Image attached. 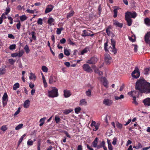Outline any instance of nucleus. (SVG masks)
Returning a JSON list of instances; mask_svg holds the SVG:
<instances>
[{
	"mask_svg": "<svg viewBox=\"0 0 150 150\" xmlns=\"http://www.w3.org/2000/svg\"><path fill=\"white\" fill-rule=\"evenodd\" d=\"M136 89L146 93H150V83L144 79H140L136 83Z\"/></svg>",
	"mask_w": 150,
	"mask_h": 150,
	"instance_id": "1",
	"label": "nucleus"
},
{
	"mask_svg": "<svg viewBox=\"0 0 150 150\" xmlns=\"http://www.w3.org/2000/svg\"><path fill=\"white\" fill-rule=\"evenodd\" d=\"M58 89L55 87H52L51 90L48 91V96L50 97L54 98L58 96Z\"/></svg>",
	"mask_w": 150,
	"mask_h": 150,
	"instance_id": "2",
	"label": "nucleus"
},
{
	"mask_svg": "<svg viewBox=\"0 0 150 150\" xmlns=\"http://www.w3.org/2000/svg\"><path fill=\"white\" fill-rule=\"evenodd\" d=\"M94 35V34L93 32L91 31L88 30H84L81 35L82 36L84 37L90 36L91 37H93Z\"/></svg>",
	"mask_w": 150,
	"mask_h": 150,
	"instance_id": "3",
	"label": "nucleus"
},
{
	"mask_svg": "<svg viewBox=\"0 0 150 150\" xmlns=\"http://www.w3.org/2000/svg\"><path fill=\"white\" fill-rule=\"evenodd\" d=\"M111 45L112 46V48H111L110 47L109 48V50L111 51L112 52L114 53L115 54L117 52V50L115 48V41L113 39H111Z\"/></svg>",
	"mask_w": 150,
	"mask_h": 150,
	"instance_id": "4",
	"label": "nucleus"
},
{
	"mask_svg": "<svg viewBox=\"0 0 150 150\" xmlns=\"http://www.w3.org/2000/svg\"><path fill=\"white\" fill-rule=\"evenodd\" d=\"M140 75V72L139 69L136 67L134 70L132 72V75L133 77L134 78L137 79L138 78Z\"/></svg>",
	"mask_w": 150,
	"mask_h": 150,
	"instance_id": "5",
	"label": "nucleus"
},
{
	"mask_svg": "<svg viewBox=\"0 0 150 150\" xmlns=\"http://www.w3.org/2000/svg\"><path fill=\"white\" fill-rule=\"evenodd\" d=\"M104 60L107 64H110L112 62V59L110 55L106 54L105 55Z\"/></svg>",
	"mask_w": 150,
	"mask_h": 150,
	"instance_id": "6",
	"label": "nucleus"
},
{
	"mask_svg": "<svg viewBox=\"0 0 150 150\" xmlns=\"http://www.w3.org/2000/svg\"><path fill=\"white\" fill-rule=\"evenodd\" d=\"M82 67L83 70L87 72L91 73L93 72V70L87 64H84Z\"/></svg>",
	"mask_w": 150,
	"mask_h": 150,
	"instance_id": "7",
	"label": "nucleus"
},
{
	"mask_svg": "<svg viewBox=\"0 0 150 150\" xmlns=\"http://www.w3.org/2000/svg\"><path fill=\"white\" fill-rule=\"evenodd\" d=\"M98 60V59L97 57H93L87 60L86 62L89 64H93L96 63Z\"/></svg>",
	"mask_w": 150,
	"mask_h": 150,
	"instance_id": "8",
	"label": "nucleus"
},
{
	"mask_svg": "<svg viewBox=\"0 0 150 150\" xmlns=\"http://www.w3.org/2000/svg\"><path fill=\"white\" fill-rule=\"evenodd\" d=\"M137 16V13L135 12H130L128 11L125 13V18H135Z\"/></svg>",
	"mask_w": 150,
	"mask_h": 150,
	"instance_id": "9",
	"label": "nucleus"
},
{
	"mask_svg": "<svg viewBox=\"0 0 150 150\" xmlns=\"http://www.w3.org/2000/svg\"><path fill=\"white\" fill-rule=\"evenodd\" d=\"M2 101L3 106L4 107L6 105L8 101V96L6 93H4L2 98Z\"/></svg>",
	"mask_w": 150,
	"mask_h": 150,
	"instance_id": "10",
	"label": "nucleus"
},
{
	"mask_svg": "<svg viewBox=\"0 0 150 150\" xmlns=\"http://www.w3.org/2000/svg\"><path fill=\"white\" fill-rule=\"evenodd\" d=\"M144 40L146 43L150 46V31L147 32L144 36Z\"/></svg>",
	"mask_w": 150,
	"mask_h": 150,
	"instance_id": "11",
	"label": "nucleus"
},
{
	"mask_svg": "<svg viewBox=\"0 0 150 150\" xmlns=\"http://www.w3.org/2000/svg\"><path fill=\"white\" fill-rule=\"evenodd\" d=\"M103 103L106 106H109L112 103V101L109 99H105L103 101Z\"/></svg>",
	"mask_w": 150,
	"mask_h": 150,
	"instance_id": "12",
	"label": "nucleus"
},
{
	"mask_svg": "<svg viewBox=\"0 0 150 150\" xmlns=\"http://www.w3.org/2000/svg\"><path fill=\"white\" fill-rule=\"evenodd\" d=\"M57 80V78L56 77L52 76L50 77L49 82L50 84H52L56 82Z\"/></svg>",
	"mask_w": 150,
	"mask_h": 150,
	"instance_id": "13",
	"label": "nucleus"
},
{
	"mask_svg": "<svg viewBox=\"0 0 150 150\" xmlns=\"http://www.w3.org/2000/svg\"><path fill=\"white\" fill-rule=\"evenodd\" d=\"M54 8V6L52 5H48L47 6L45 11V13H47L52 11Z\"/></svg>",
	"mask_w": 150,
	"mask_h": 150,
	"instance_id": "14",
	"label": "nucleus"
},
{
	"mask_svg": "<svg viewBox=\"0 0 150 150\" xmlns=\"http://www.w3.org/2000/svg\"><path fill=\"white\" fill-rule=\"evenodd\" d=\"M100 80L103 82V85L106 88H108V83L106 79L104 77H102L100 78Z\"/></svg>",
	"mask_w": 150,
	"mask_h": 150,
	"instance_id": "15",
	"label": "nucleus"
},
{
	"mask_svg": "<svg viewBox=\"0 0 150 150\" xmlns=\"http://www.w3.org/2000/svg\"><path fill=\"white\" fill-rule=\"evenodd\" d=\"M128 94L131 96L133 98L136 96L138 95V93L137 91H132L128 93Z\"/></svg>",
	"mask_w": 150,
	"mask_h": 150,
	"instance_id": "16",
	"label": "nucleus"
},
{
	"mask_svg": "<svg viewBox=\"0 0 150 150\" xmlns=\"http://www.w3.org/2000/svg\"><path fill=\"white\" fill-rule=\"evenodd\" d=\"M143 102L145 106H150V98H147L143 100Z\"/></svg>",
	"mask_w": 150,
	"mask_h": 150,
	"instance_id": "17",
	"label": "nucleus"
},
{
	"mask_svg": "<svg viewBox=\"0 0 150 150\" xmlns=\"http://www.w3.org/2000/svg\"><path fill=\"white\" fill-rule=\"evenodd\" d=\"M63 92L64 96L66 98L69 97L71 95V93L69 90H64Z\"/></svg>",
	"mask_w": 150,
	"mask_h": 150,
	"instance_id": "18",
	"label": "nucleus"
},
{
	"mask_svg": "<svg viewBox=\"0 0 150 150\" xmlns=\"http://www.w3.org/2000/svg\"><path fill=\"white\" fill-rule=\"evenodd\" d=\"M113 24L116 26L117 27H119L122 28L123 26V24L119 23L117 21L115 20L113 21Z\"/></svg>",
	"mask_w": 150,
	"mask_h": 150,
	"instance_id": "19",
	"label": "nucleus"
},
{
	"mask_svg": "<svg viewBox=\"0 0 150 150\" xmlns=\"http://www.w3.org/2000/svg\"><path fill=\"white\" fill-rule=\"evenodd\" d=\"M144 23L147 26H150V19L149 18H146L144 20Z\"/></svg>",
	"mask_w": 150,
	"mask_h": 150,
	"instance_id": "20",
	"label": "nucleus"
},
{
	"mask_svg": "<svg viewBox=\"0 0 150 150\" xmlns=\"http://www.w3.org/2000/svg\"><path fill=\"white\" fill-rule=\"evenodd\" d=\"M30 101L27 100L25 101L23 104V107L25 108H28L30 105Z\"/></svg>",
	"mask_w": 150,
	"mask_h": 150,
	"instance_id": "21",
	"label": "nucleus"
},
{
	"mask_svg": "<svg viewBox=\"0 0 150 150\" xmlns=\"http://www.w3.org/2000/svg\"><path fill=\"white\" fill-rule=\"evenodd\" d=\"M87 105V102L85 99H82L80 100L79 105Z\"/></svg>",
	"mask_w": 150,
	"mask_h": 150,
	"instance_id": "22",
	"label": "nucleus"
},
{
	"mask_svg": "<svg viewBox=\"0 0 150 150\" xmlns=\"http://www.w3.org/2000/svg\"><path fill=\"white\" fill-rule=\"evenodd\" d=\"M98 137H96L94 140L93 142L92 143V144L93 146L94 147H97V144L98 143Z\"/></svg>",
	"mask_w": 150,
	"mask_h": 150,
	"instance_id": "23",
	"label": "nucleus"
},
{
	"mask_svg": "<svg viewBox=\"0 0 150 150\" xmlns=\"http://www.w3.org/2000/svg\"><path fill=\"white\" fill-rule=\"evenodd\" d=\"M54 20L52 17L50 18L48 20V23L50 25H54Z\"/></svg>",
	"mask_w": 150,
	"mask_h": 150,
	"instance_id": "24",
	"label": "nucleus"
},
{
	"mask_svg": "<svg viewBox=\"0 0 150 150\" xmlns=\"http://www.w3.org/2000/svg\"><path fill=\"white\" fill-rule=\"evenodd\" d=\"M70 50L64 48V53L66 56H69L70 54Z\"/></svg>",
	"mask_w": 150,
	"mask_h": 150,
	"instance_id": "25",
	"label": "nucleus"
},
{
	"mask_svg": "<svg viewBox=\"0 0 150 150\" xmlns=\"http://www.w3.org/2000/svg\"><path fill=\"white\" fill-rule=\"evenodd\" d=\"M74 13V11L73 10H71L69 13L67 14V18H69L71 17L73 15Z\"/></svg>",
	"mask_w": 150,
	"mask_h": 150,
	"instance_id": "26",
	"label": "nucleus"
},
{
	"mask_svg": "<svg viewBox=\"0 0 150 150\" xmlns=\"http://www.w3.org/2000/svg\"><path fill=\"white\" fill-rule=\"evenodd\" d=\"M125 20L127 21V25L129 26H130L131 25L132 23V21L130 18H129L127 17L125 18Z\"/></svg>",
	"mask_w": 150,
	"mask_h": 150,
	"instance_id": "27",
	"label": "nucleus"
},
{
	"mask_svg": "<svg viewBox=\"0 0 150 150\" xmlns=\"http://www.w3.org/2000/svg\"><path fill=\"white\" fill-rule=\"evenodd\" d=\"M73 110L72 109H66L64 110L63 112L65 115H67L72 111Z\"/></svg>",
	"mask_w": 150,
	"mask_h": 150,
	"instance_id": "28",
	"label": "nucleus"
},
{
	"mask_svg": "<svg viewBox=\"0 0 150 150\" xmlns=\"http://www.w3.org/2000/svg\"><path fill=\"white\" fill-rule=\"evenodd\" d=\"M118 8H117V7H115L114 9L113 12H114V15L113 17L114 18H116L117 17V10H118Z\"/></svg>",
	"mask_w": 150,
	"mask_h": 150,
	"instance_id": "29",
	"label": "nucleus"
},
{
	"mask_svg": "<svg viewBox=\"0 0 150 150\" xmlns=\"http://www.w3.org/2000/svg\"><path fill=\"white\" fill-rule=\"evenodd\" d=\"M89 50V49L88 47H86L81 52V54L82 55H83L85 53H86Z\"/></svg>",
	"mask_w": 150,
	"mask_h": 150,
	"instance_id": "30",
	"label": "nucleus"
},
{
	"mask_svg": "<svg viewBox=\"0 0 150 150\" xmlns=\"http://www.w3.org/2000/svg\"><path fill=\"white\" fill-rule=\"evenodd\" d=\"M41 69L43 72L47 73L48 71V68L45 66H43L42 67Z\"/></svg>",
	"mask_w": 150,
	"mask_h": 150,
	"instance_id": "31",
	"label": "nucleus"
},
{
	"mask_svg": "<svg viewBox=\"0 0 150 150\" xmlns=\"http://www.w3.org/2000/svg\"><path fill=\"white\" fill-rule=\"evenodd\" d=\"M27 17L25 15H23L20 17V19L21 21H23L25 20Z\"/></svg>",
	"mask_w": 150,
	"mask_h": 150,
	"instance_id": "32",
	"label": "nucleus"
},
{
	"mask_svg": "<svg viewBox=\"0 0 150 150\" xmlns=\"http://www.w3.org/2000/svg\"><path fill=\"white\" fill-rule=\"evenodd\" d=\"M19 87V84L18 83H15L13 86V89L14 90H16L17 88Z\"/></svg>",
	"mask_w": 150,
	"mask_h": 150,
	"instance_id": "33",
	"label": "nucleus"
},
{
	"mask_svg": "<svg viewBox=\"0 0 150 150\" xmlns=\"http://www.w3.org/2000/svg\"><path fill=\"white\" fill-rule=\"evenodd\" d=\"M36 77L33 73H31L30 74V76H29L30 79H34L35 80Z\"/></svg>",
	"mask_w": 150,
	"mask_h": 150,
	"instance_id": "34",
	"label": "nucleus"
},
{
	"mask_svg": "<svg viewBox=\"0 0 150 150\" xmlns=\"http://www.w3.org/2000/svg\"><path fill=\"white\" fill-rule=\"evenodd\" d=\"M23 126V124H20L18 125L16 127L15 129L16 130H18L21 129Z\"/></svg>",
	"mask_w": 150,
	"mask_h": 150,
	"instance_id": "35",
	"label": "nucleus"
},
{
	"mask_svg": "<svg viewBox=\"0 0 150 150\" xmlns=\"http://www.w3.org/2000/svg\"><path fill=\"white\" fill-rule=\"evenodd\" d=\"M64 28H57V29L56 33L58 35H59L61 34L62 30H63Z\"/></svg>",
	"mask_w": 150,
	"mask_h": 150,
	"instance_id": "36",
	"label": "nucleus"
},
{
	"mask_svg": "<svg viewBox=\"0 0 150 150\" xmlns=\"http://www.w3.org/2000/svg\"><path fill=\"white\" fill-rule=\"evenodd\" d=\"M54 120L57 123H59L60 121V118L59 117V116L57 115H56L55 116Z\"/></svg>",
	"mask_w": 150,
	"mask_h": 150,
	"instance_id": "37",
	"label": "nucleus"
},
{
	"mask_svg": "<svg viewBox=\"0 0 150 150\" xmlns=\"http://www.w3.org/2000/svg\"><path fill=\"white\" fill-rule=\"evenodd\" d=\"M16 48V45L15 44L11 45L9 47L10 50H15Z\"/></svg>",
	"mask_w": 150,
	"mask_h": 150,
	"instance_id": "38",
	"label": "nucleus"
},
{
	"mask_svg": "<svg viewBox=\"0 0 150 150\" xmlns=\"http://www.w3.org/2000/svg\"><path fill=\"white\" fill-rule=\"evenodd\" d=\"M86 96L88 97H91V90L89 89L86 92Z\"/></svg>",
	"mask_w": 150,
	"mask_h": 150,
	"instance_id": "39",
	"label": "nucleus"
},
{
	"mask_svg": "<svg viewBox=\"0 0 150 150\" xmlns=\"http://www.w3.org/2000/svg\"><path fill=\"white\" fill-rule=\"evenodd\" d=\"M24 53V51L23 50H20L18 51V55L19 57H21Z\"/></svg>",
	"mask_w": 150,
	"mask_h": 150,
	"instance_id": "40",
	"label": "nucleus"
},
{
	"mask_svg": "<svg viewBox=\"0 0 150 150\" xmlns=\"http://www.w3.org/2000/svg\"><path fill=\"white\" fill-rule=\"evenodd\" d=\"M24 50L26 53H28L30 52V50L29 48V47L27 45H26L24 47Z\"/></svg>",
	"mask_w": 150,
	"mask_h": 150,
	"instance_id": "41",
	"label": "nucleus"
},
{
	"mask_svg": "<svg viewBox=\"0 0 150 150\" xmlns=\"http://www.w3.org/2000/svg\"><path fill=\"white\" fill-rule=\"evenodd\" d=\"M116 125L117 127L118 128L121 129L122 128L123 125L122 124H120L118 122H117L116 123Z\"/></svg>",
	"mask_w": 150,
	"mask_h": 150,
	"instance_id": "42",
	"label": "nucleus"
},
{
	"mask_svg": "<svg viewBox=\"0 0 150 150\" xmlns=\"http://www.w3.org/2000/svg\"><path fill=\"white\" fill-rule=\"evenodd\" d=\"M110 140L108 139V147L109 150H112L113 148L112 144L110 143H109Z\"/></svg>",
	"mask_w": 150,
	"mask_h": 150,
	"instance_id": "43",
	"label": "nucleus"
},
{
	"mask_svg": "<svg viewBox=\"0 0 150 150\" xmlns=\"http://www.w3.org/2000/svg\"><path fill=\"white\" fill-rule=\"evenodd\" d=\"M31 34L32 38L34 40H36V37L35 35V33L34 31L32 32L31 33H29V35Z\"/></svg>",
	"mask_w": 150,
	"mask_h": 150,
	"instance_id": "44",
	"label": "nucleus"
},
{
	"mask_svg": "<svg viewBox=\"0 0 150 150\" xmlns=\"http://www.w3.org/2000/svg\"><path fill=\"white\" fill-rule=\"evenodd\" d=\"M33 144V141L32 140H31L30 139H29L28 140L27 142V144L28 146H32Z\"/></svg>",
	"mask_w": 150,
	"mask_h": 150,
	"instance_id": "45",
	"label": "nucleus"
},
{
	"mask_svg": "<svg viewBox=\"0 0 150 150\" xmlns=\"http://www.w3.org/2000/svg\"><path fill=\"white\" fill-rule=\"evenodd\" d=\"M105 142L104 141H102L100 144V146H98L97 147V149H99L100 148L105 146Z\"/></svg>",
	"mask_w": 150,
	"mask_h": 150,
	"instance_id": "46",
	"label": "nucleus"
},
{
	"mask_svg": "<svg viewBox=\"0 0 150 150\" xmlns=\"http://www.w3.org/2000/svg\"><path fill=\"white\" fill-rule=\"evenodd\" d=\"M6 126H7L6 125L2 126L1 128V129L3 132H5L7 129Z\"/></svg>",
	"mask_w": 150,
	"mask_h": 150,
	"instance_id": "47",
	"label": "nucleus"
},
{
	"mask_svg": "<svg viewBox=\"0 0 150 150\" xmlns=\"http://www.w3.org/2000/svg\"><path fill=\"white\" fill-rule=\"evenodd\" d=\"M129 40L132 42L135 41V36L133 35L131 37H129Z\"/></svg>",
	"mask_w": 150,
	"mask_h": 150,
	"instance_id": "48",
	"label": "nucleus"
},
{
	"mask_svg": "<svg viewBox=\"0 0 150 150\" xmlns=\"http://www.w3.org/2000/svg\"><path fill=\"white\" fill-rule=\"evenodd\" d=\"M81 109L80 107L76 108L75 109V112L77 114L79 113V112L81 110Z\"/></svg>",
	"mask_w": 150,
	"mask_h": 150,
	"instance_id": "49",
	"label": "nucleus"
},
{
	"mask_svg": "<svg viewBox=\"0 0 150 150\" xmlns=\"http://www.w3.org/2000/svg\"><path fill=\"white\" fill-rule=\"evenodd\" d=\"M10 11V8L8 7H6V9L5 14L6 15H7Z\"/></svg>",
	"mask_w": 150,
	"mask_h": 150,
	"instance_id": "50",
	"label": "nucleus"
},
{
	"mask_svg": "<svg viewBox=\"0 0 150 150\" xmlns=\"http://www.w3.org/2000/svg\"><path fill=\"white\" fill-rule=\"evenodd\" d=\"M37 23L38 25H42L43 23L42 19L41 18H39L37 21Z\"/></svg>",
	"mask_w": 150,
	"mask_h": 150,
	"instance_id": "51",
	"label": "nucleus"
},
{
	"mask_svg": "<svg viewBox=\"0 0 150 150\" xmlns=\"http://www.w3.org/2000/svg\"><path fill=\"white\" fill-rule=\"evenodd\" d=\"M21 109V108L20 107H19L18 108V110H17V111H16L15 112V113L14 114V116H15L19 114V113L20 112Z\"/></svg>",
	"mask_w": 150,
	"mask_h": 150,
	"instance_id": "52",
	"label": "nucleus"
},
{
	"mask_svg": "<svg viewBox=\"0 0 150 150\" xmlns=\"http://www.w3.org/2000/svg\"><path fill=\"white\" fill-rule=\"evenodd\" d=\"M8 61L10 64L12 65L14 64L16 60H14L13 59H8Z\"/></svg>",
	"mask_w": 150,
	"mask_h": 150,
	"instance_id": "53",
	"label": "nucleus"
},
{
	"mask_svg": "<svg viewBox=\"0 0 150 150\" xmlns=\"http://www.w3.org/2000/svg\"><path fill=\"white\" fill-rule=\"evenodd\" d=\"M132 46L134 47V50L135 52H137V51L138 46L136 45H132Z\"/></svg>",
	"mask_w": 150,
	"mask_h": 150,
	"instance_id": "54",
	"label": "nucleus"
},
{
	"mask_svg": "<svg viewBox=\"0 0 150 150\" xmlns=\"http://www.w3.org/2000/svg\"><path fill=\"white\" fill-rule=\"evenodd\" d=\"M142 147V144L140 143H139L138 145L136 146L135 149H137Z\"/></svg>",
	"mask_w": 150,
	"mask_h": 150,
	"instance_id": "55",
	"label": "nucleus"
},
{
	"mask_svg": "<svg viewBox=\"0 0 150 150\" xmlns=\"http://www.w3.org/2000/svg\"><path fill=\"white\" fill-rule=\"evenodd\" d=\"M95 71L96 73H97L100 75H101L103 74V72L101 71H99L98 69L95 70Z\"/></svg>",
	"mask_w": 150,
	"mask_h": 150,
	"instance_id": "56",
	"label": "nucleus"
},
{
	"mask_svg": "<svg viewBox=\"0 0 150 150\" xmlns=\"http://www.w3.org/2000/svg\"><path fill=\"white\" fill-rule=\"evenodd\" d=\"M43 82L44 83V85L45 87L46 88L47 87V83L46 82L45 78L42 79Z\"/></svg>",
	"mask_w": 150,
	"mask_h": 150,
	"instance_id": "57",
	"label": "nucleus"
},
{
	"mask_svg": "<svg viewBox=\"0 0 150 150\" xmlns=\"http://www.w3.org/2000/svg\"><path fill=\"white\" fill-rule=\"evenodd\" d=\"M117 138L116 137H114L113 139V141L112 142V144L115 145L117 143Z\"/></svg>",
	"mask_w": 150,
	"mask_h": 150,
	"instance_id": "58",
	"label": "nucleus"
},
{
	"mask_svg": "<svg viewBox=\"0 0 150 150\" xmlns=\"http://www.w3.org/2000/svg\"><path fill=\"white\" fill-rule=\"evenodd\" d=\"M149 68H146L144 70V74L146 75L148 74H149Z\"/></svg>",
	"mask_w": 150,
	"mask_h": 150,
	"instance_id": "59",
	"label": "nucleus"
},
{
	"mask_svg": "<svg viewBox=\"0 0 150 150\" xmlns=\"http://www.w3.org/2000/svg\"><path fill=\"white\" fill-rule=\"evenodd\" d=\"M35 10H31L30 9H27L26 10V11L29 13L33 14L34 13Z\"/></svg>",
	"mask_w": 150,
	"mask_h": 150,
	"instance_id": "60",
	"label": "nucleus"
},
{
	"mask_svg": "<svg viewBox=\"0 0 150 150\" xmlns=\"http://www.w3.org/2000/svg\"><path fill=\"white\" fill-rule=\"evenodd\" d=\"M6 70L4 69H0V74H3L5 73Z\"/></svg>",
	"mask_w": 150,
	"mask_h": 150,
	"instance_id": "61",
	"label": "nucleus"
},
{
	"mask_svg": "<svg viewBox=\"0 0 150 150\" xmlns=\"http://www.w3.org/2000/svg\"><path fill=\"white\" fill-rule=\"evenodd\" d=\"M133 101L132 103L134 104L135 105H137L138 104V103L136 101V97H134L133 98Z\"/></svg>",
	"mask_w": 150,
	"mask_h": 150,
	"instance_id": "62",
	"label": "nucleus"
},
{
	"mask_svg": "<svg viewBox=\"0 0 150 150\" xmlns=\"http://www.w3.org/2000/svg\"><path fill=\"white\" fill-rule=\"evenodd\" d=\"M18 56V52H15L11 54V57H16Z\"/></svg>",
	"mask_w": 150,
	"mask_h": 150,
	"instance_id": "63",
	"label": "nucleus"
},
{
	"mask_svg": "<svg viewBox=\"0 0 150 150\" xmlns=\"http://www.w3.org/2000/svg\"><path fill=\"white\" fill-rule=\"evenodd\" d=\"M46 119V117H45L43 118H41L40 120V122L41 123H44L45 120Z\"/></svg>",
	"mask_w": 150,
	"mask_h": 150,
	"instance_id": "64",
	"label": "nucleus"
}]
</instances>
